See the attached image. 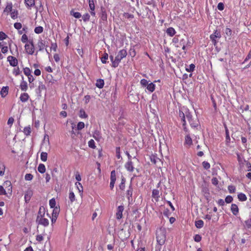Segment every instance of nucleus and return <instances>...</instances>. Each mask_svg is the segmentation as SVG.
Instances as JSON below:
<instances>
[{
  "instance_id": "f257e3e1",
  "label": "nucleus",
  "mask_w": 251,
  "mask_h": 251,
  "mask_svg": "<svg viewBox=\"0 0 251 251\" xmlns=\"http://www.w3.org/2000/svg\"><path fill=\"white\" fill-rule=\"evenodd\" d=\"M178 118L182 124L183 129L185 132L188 131V129L186 127V118L192 127H196L199 125L198 119L193 118L192 114L188 109L186 108L181 109L179 110Z\"/></svg>"
},
{
  "instance_id": "f03ea898",
  "label": "nucleus",
  "mask_w": 251,
  "mask_h": 251,
  "mask_svg": "<svg viewBox=\"0 0 251 251\" xmlns=\"http://www.w3.org/2000/svg\"><path fill=\"white\" fill-rule=\"evenodd\" d=\"M156 238L158 244L163 245L166 239V231L164 227H159L157 229L156 231Z\"/></svg>"
},
{
  "instance_id": "7ed1b4c3",
  "label": "nucleus",
  "mask_w": 251,
  "mask_h": 251,
  "mask_svg": "<svg viewBox=\"0 0 251 251\" xmlns=\"http://www.w3.org/2000/svg\"><path fill=\"white\" fill-rule=\"evenodd\" d=\"M127 55L126 50L125 49L120 50L114 59V68H116L118 66L120 62L124 58H125Z\"/></svg>"
},
{
  "instance_id": "20e7f679",
  "label": "nucleus",
  "mask_w": 251,
  "mask_h": 251,
  "mask_svg": "<svg viewBox=\"0 0 251 251\" xmlns=\"http://www.w3.org/2000/svg\"><path fill=\"white\" fill-rule=\"evenodd\" d=\"M26 52L30 55H32L35 51L34 45L32 40H29L28 43L25 46Z\"/></svg>"
},
{
  "instance_id": "39448f33",
  "label": "nucleus",
  "mask_w": 251,
  "mask_h": 251,
  "mask_svg": "<svg viewBox=\"0 0 251 251\" xmlns=\"http://www.w3.org/2000/svg\"><path fill=\"white\" fill-rule=\"evenodd\" d=\"M125 207L123 203L118 206L116 210L115 217L118 220H120L123 217V213L124 211Z\"/></svg>"
},
{
  "instance_id": "423d86ee",
  "label": "nucleus",
  "mask_w": 251,
  "mask_h": 251,
  "mask_svg": "<svg viewBox=\"0 0 251 251\" xmlns=\"http://www.w3.org/2000/svg\"><path fill=\"white\" fill-rule=\"evenodd\" d=\"M221 37V33L220 31L216 30L214 31V33L210 35V38L212 41V43L215 45L217 43V41H216V39H220Z\"/></svg>"
},
{
  "instance_id": "0eeeda50",
  "label": "nucleus",
  "mask_w": 251,
  "mask_h": 251,
  "mask_svg": "<svg viewBox=\"0 0 251 251\" xmlns=\"http://www.w3.org/2000/svg\"><path fill=\"white\" fill-rule=\"evenodd\" d=\"M7 59L10 66L12 67H16L18 65V61L15 57L9 55L7 57Z\"/></svg>"
},
{
  "instance_id": "6e6552de",
  "label": "nucleus",
  "mask_w": 251,
  "mask_h": 251,
  "mask_svg": "<svg viewBox=\"0 0 251 251\" xmlns=\"http://www.w3.org/2000/svg\"><path fill=\"white\" fill-rule=\"evenodd\" d=\"M36 222L38 225H41L44 226H47L49 225V221L48 219L44 218V217L36 219Z\"/></svg>"
},
{
  "instance_id": "1a4fd4ad",
  "label": "nucleus",
  "mask_w": 251,
  "mask_h": 251,
  "mask_svg": "<svg viewBox=\"0 0 251 251\" xmlns=\"http://www.w3.org/2000/svg\"><path fill=\"white\" fill-rule=\"evenodd\" d=\"M126 169L130 172H132L134 171V168L133 167V163L131 159L129 158L128 161L125 164Z\"/></svg>"
},
{
  "instance_id": "9d476101",
  "label": "nucleus",
  "mask_w": 251,
  "mask_h": 251,
  "mask_svg": "<svg viewBox=\"0 0 251 251\" xmlns=\"http://www.w3.org/2000/svg\"><path fill=\"white\" fill-rule=\"evenodd\" d=\"M161 194L158 189H153L152 191V197L153 198L155 201L157 202L160 197Z\"/></svg>"
},
{
  "instance_id": "9b49d317",
  "label": "nucleus",
  "mask_w": 251,
  "mask_h": 251,
  "mask_svg": "<svg viewBox=\"0 0 251 251\" xmlns=\"http://www.w3.org/2000/svg\"><path fill=\"white\" fill-rule=\"evenodd\" d=\"M3 186L5 187V189L9 192L11 193L12 191V186L10 181H5L3 184Z\"/></svg>"
},
{
  "instance_id": "f8f14e48",
  "label": "nucleus",
  "mask_w": 251,
  "mask_h": 251,
  "mask_svg": "<svg viewBox=\"0 0 251 251\" xmlns=\"http://www.w3.org/2000/svg\"><path fill=\"white\" fill-rule=\"evenodd\" d=\"M9 87L8 86H3L0 91V95L3 98H5L8 93Z\"/></svg>"
},
{
  "instance_id": "ddd939ff",
  "label": "nucleus",
  "mask_w": 251,
  "mask_h": 251,
  "mask_svg": "<svg viewBox=\"0 0 251 251\" xmlns=\"http://www.w3.org/2000/svg\"><path fill=\"white\" fill-rule=\"evenodd\" d=\"M45 214V208L43 206H41L39 208V211L36 219H40L44 217Z\"/></svg>"
},
{
  "instance_id": "4468645a",
  "label": "nucleus",
  "mask_w": 251,
  "mask_h": 251,
  "mask_svg": "<svg viewBox=\"0 0 251 251\" xmlns=\"http://www.w3.org/2000/svg\"><path fill=\"white\" fill-rule=\"evenodd\" d=\"M133 193V188L132 187L131 184H130L128 187V190L126 192V197L127 199L129 201L130 200V198H132Z\"/></svg>"
},
{
  "instance_id": "2eb2a0df",
  "label": "nucleus",
  "mask_w": 251,
  "mask_h": 251,
  "mask_svg": "<svg viewBox=\"0 0 251 251\" xmlns=\"http://www.w3.org/2000/svg\"><path fill=\"white\" fill-rule=\"evenodd\" d=\"M12 7L13 5L12 2H7L6 7L4 9L3 12L6 13L7 15H8L9 12H11L13 10Z\"/></svg>"
},
{
  "instance_id": "dca6fc26",
  "label": "nucleus",
  "mask_w": 251,
  "mask_h": 251,
  "mask_svg": "<svg viewBox=\"0 0 251 251\" xmlns=\"http://www.w3.org/2000/svg\"><path fill=\"white\" fill-rule=\"evenodd\" d=\"M166 32L167 34V35L170 37L174 36L176 33L175 29L172 27H170L166 29Z\"/></svg>"
},
{
  "instance_id": "f3484780",
  "label": "nucleus",
  "mask_w": 251,
  "mask_h": 251,
  "mask_svg": "<svg viewBox=\"0 0 251 251\" xmlns=\"http://www.w3.org/2000/svg\"><path fill=\"white\" fill-rule=\"evenodd\" d=\"M93 137L97 141H100L101 139V136L100 131L99 130H95L93 132Z\"/></svg>"
},
{
  "instance_id": "a211bd4d",
  "label": "nucleus",
  "mask_w": 251,
  "mask_h": 251,
  "mask_svg": "<svg viewBox=\"0 0 251 251\" xmlns=\"http://www.w3.org/2000/svg\"><path fill=\"white\" fill-rule=\"evenodd\" d=\"M231 211L234 215H237L239 213L238 206L236 204H232L231 205Z\"/></svg>"
},
{
  "instance_id": "6ab92c4d",
  "label": "nucleus",
  "mask_w": 251,
  "mask_h": 251,
  "mask_svg": "<svg viewBox=\"0 0 251 251\" xmlns=\"http://www.w3.org/2000/svg\"><path fill=\"white\" fill-rule=\"evenodd\" d=\"M29 98V96L27 93H24L21 95L20 99L22 102H25L28 100Z\"/></svg>"
},
{
  "instance_id": "aec40b11",
  "label": "nucleus",
  "mask_w": 251,
  "mask_h": 251,
  "mask_svg": "<svg viewBox=\"0 0 251 251\" xmlns=\"http://www.w3.org/2000/svg\"><path fill=\"white\" fill-rule=\"evenodd\" d=\"M104 85V81L102 79H98L96 81V86L100 88L101 89L103 87Z\"/></svg>"
},
{
  "instance_id": "412c9836",
  "label": "nucleus",
  "mask_w": 251,
  "mask_h": 251,
  "mask_svg": "<svg viewBox=\"0 0 251 251\" xmlns=\"http://www.w3.org/2000/svg\"><path fill=\"white\" fill-rule=\"evenodd\" d=\"M37 47L39 51H42L45 47V42L42 40H39L37 43Z\"/></svg>"
},
{
  "instance_id": "4be33fe9",
  "label": "nucleus",
  "mask_w": 251,
  "mask_h": 251,
  "mask_svg": "<svg viewBox=\"0 0 251 251\" xmlns=\"http://www.w3.org/2000/svg\"><path fill=\"white\" fill-rule=\"evenodd\" d=\"M20 87L22 91H26L28 88L27 83L25 81L23 80L21 82Z\"/></svg>"
},
{
  "instance_id": "5701e85b",
  "label": "nucleus",
  "mask_w": 251,
  "mask_h": 251,
  "mask_svg": "<svg viewBox=\"0 0 251 251\" xmlns=\"http://www.w3.org/2000/svg\"><path fill=\"white\" fill-rule=\"evenodd\" d=\"M14 68L12 70V74L14 75L15 76H17L19 75H20L21 73V71H20V69L18 66L14 67Z\"/></svg>"
},
{
  "instance_id": "b1692460",
  "label": "nucleus",
  "mask_w": 251,
  "mask_h": 251,
  "mask_svg": "<svg viewBox=\"0 0 251 251\" xmlns=\"http://www.w3.org/2000/svg\"><path fill=\"white\" fill-rule=\"evenodd\" d=\"M46 167L44 164L40 163L38 167V171L41 174H44L46 172Z\"/></svg>"
},
{
  "instance_id": "393cba45",
  "label": "nucleus",
  "mask_w": 251,
  "mask_h": 251,
  "mask_svg": "<svg viewBox=\"0 0 251 251\" xmlns=\"http://www.w3.org/2000/svg\"><path fill=\"white\" fill-rule=\"evenodd\" d=\"M155 84L152 82L148 84L147 86V90L150 92H153L155 90Z\"/></svg>"
},
{
  "instance_id": "a878e982",
  "label": "nucleus",
  "mask_w": 251,
  "mask_h": 251,
  "mask_svg": "<svg viewBox=\"0 0 251 251\" xmlns=\"http://www.w3.org/2000/svg\"><path fill=\"white\" fill-rule=\"evenodd\" d=\"M60 212V208L59 207H55L53 209L52 212V216L55 217H58L59 213Z\"/></svg>"
},
{
  "instance_id": "bb28decb",
  "label": "nucleus",
  "mask_w": 251,
  "mask_h": 251,
  "mask_svg": "<svg viewBox=\"0 0 251 251\" xmlns=\"http://www.w3.org/2000/svg\"><path fill=\"white\" fill-rule=\"evenodd\" d=\"M238 199L241 201H244L247 200V198L245 194L240 193L238 195Z\"/></svg>"
},
{
  "instance_id": "cd10ccee",
  "label": "nucleus",
  "mask_w": 251,
  "mask_h": 251,
  "mask_svg": "<svg viewBox=\"0 0 251 251\" xmlns=\"http://www.w3.org/2000/svg\"><path fill=\"white\" fill-rule=\"evenodd\" d=\"M25 0V5L31 8L33 6L35 5V0Z\"/></svg>"
},
{
  "instance_id": "c85d7f7f",
  "label": "nucleus",
  "mask_w": 251,
  "mask_h": 251,
  "mask_svg": "<svg viewBox=\"0 0 251 251\" xmlns=\"http://www.w3.org/2000/svg\"><path fill=\"white\" fill-rule=\"evenodd\" d=\"M108 58V54L106 52H104L102 57H101V61L103 64H106L107 63V60Z\"/></svg>"
},
{
  "instance_id": "c756f323",
  "label": "nucleus",
  "mask_w": 251,
  "mask_h": 251,
  "mask_svg": "<svg viewBox=\"0 0 251 251\" xmlns=\"http://www.w3.org/2000/svg\"><path fill=\"white\" fill-rule=\"evenodd\" d=\"M203 222L201 220H199L195 222V226L198 228H201L203 226Z\"/></svg>"
},
{
  "instance_id": "7c9ffc66",
  "label": "nucleus",
  "mask_w": 251,
  "mask_h": 251,
  "mask_svg": "<svg viewBox=\"0 0 251 251\" xmlns=\"http://www.w3.org/2000/svg\"><path fill=\"white\" fill-rule=\"evenodd\" d=\"M31 128H30V126H25L24 127V130H23V132L24 133V134L25 135H26V136L29 135L31 133Z\"/></svg>"
},
{
  "instance_id": "2f4dec72",
  "label": "nucleus",
  "mask_w": 251,
  "mask_h": 251,
  "mask_svg": "<svg viewBox=\"0 0 251 251\" xmlns=\"http://www.w3.org/2000/svg\"><path fill=\"white\" fill-rule=\"evenodd\" d=\"M70 14L77 19L80 18L81 17L80 13L78 12H75L74 10H72L71 11Z\"/></svg>"
},
{
  "instance_id": "473e14b6",
  "label": "nucleus",
  "mask_w": 251,
  "mask_h": 251,
  "mask_svg": "<svg viewBox=\"0 0 251 251\" xmlns=\"http://www.w3.org/2000/svg\"><path fill=\"white\" fill-rule=\"evenodd\" d=\"M75 185H76V186L78 190L79 193L80 194H82V192H83V186H82L81 183H80L79 182H77L75 183Z\"/></svg>"
},
{
  "instance_id": "72a5a7b5",
  "label": "nucleus",
  "mask_w": 251,
  "mask_h": 251,
  "mask_svg": "<svg viewBox=\"0 0 251 251\" xmlns=\"http://www.w3.org/2000/svg\"><path fill=\"white\" fill-rule=\"evenodd\" d=\"M95 0H88V4H89L90 10H93V11L95 10Z\"/></svg>"
},
{
  "instance_id": "f704fd0d",
  "label": "nucleus",
  "mask_w": 251,
  "mask_h": 251,
  "mask_svg": "<svg viewBox=\"0 0 251 251\" xmlns=\"http://www.w3.org/2000/svg\"><path fill=\"white\" fill-rule=\"evenodd\" d=\"M100 19L103 21L106 22L107 16L105 11H102L100 14Z\"/></svg>"
},
{
  "instance_id": "c9c22d12",
  "label": "nucleus",
  "mask_w": 251,
  "mask_h": 251,
  "mask_svg": "<svg viewBox=\"0 0 251 251\" xmlns=\"http://www.w3.org/2000/svg\"><path fill=\"white\" fill-rule=\"evenodd\" d=\"M185 144H187V145H188L189 146L192 145V139H191V137L189 135H186L185 136Z\"/></svg>"
},
{
  "instance_id": "e433bc0d",
  "label": "nucleus",
  "mask_w": 251,
  "mask_h": 251,
  "mask_svg": "<svg viewBox=\"0 0 251 251\" xmlns=\"http://www.w3.org/2000/svg\"><path fill=\"white\" fill-rule=\"evenodd\" d=\"M40 157L42 161L46 162L47 160L48 153L46 152H42Z\"/></svg>"
},
{
  "instance_id": "4c0bfd02",
  "label": "nucleus",
  "mask_w": 251,
  "mask_h": 251,
  "mask_svg": "<svg viewBox=\"0 0 251 251\" xmlns=\"http://www.w3.org/2000/svg\"><path fill=\"white\" fill-rule=\"evenodd\" d=\"M43 27L41 26H38L35 28L34 32L36 34H40L43 32Z\"/></svg>"
},
{
  "instance_id": "58836bf2",
  "label": "nucleus",
  "mask_w": 251,
  "mask_h": 251,
  "mask_svg": "<svg viewBox=\"0 0 251 251\" xmlns=\"http://www.w3.org/2000/svg\"><path fill=\"white\" fill-rule=\"evenodd\" d=\"M79 116L81 118H86L88 117L87 114L83 109L80 110Z\"/></svg>"
},
{
  "instance_id": "ea45409f",
  "label": "nucleus",
  "mask_w": 251,
  "mask_h": 251,
  "mask_svg": "<svg viewBox=\"0 0 251 251\" xmlns=\"http://www.w3.org/2000/svg\"><path fill=\"white\" fill-rule=\"evenodd\" d=\"M116 174L115 170H113L111 172L110 175V181H116Z\"/></svg>"
},
{
  "instance_id": "a19ab883",
  "label": "nucleus",
  "mask_w": 251,
  "mask_h": 251,
  "mask_svg": "<svg viewBox=\"0 0 251 251\" xmlns=\"http://www.w3.org/2000/svg\"><path fill=\"white\" fill-rule=\"evenodd\" d=\"M18 14V11L17 10H14L10 12V16L12 19H15L17 17Z\"/></svg>"
},
{
  "instance_id": "79ce46f5",
  "label": "nucleus",
  "mask_w": 251,
  "mask_h": 251,
  "mask_svg": "<svg viewBox=\"0 0 251 251\" xmlns=\"http://www.w3.org/2000/svg\"><path fill=\"white\" fill-rule=\"evenodd\" d=\"M195 65L193 64H190L188 68H186V71L188 72H192L194 71Z\"/></svg>"
},
{
  "instance_id": "37998d69",
  "label": "nucleus",
  "mask_w": 251,
  "mask_h": 251,
  "mask_svg": "<svg viewBox=\"0 0 251 251\" xmlns=\"http://www.w3.org/2000/svg\"><path fill=\"white\" fill-rule=\"evenodd\" d=\"M151 162L154 164H156L160 159L154 155H152L150 157Z\"/></svg>"
},
{
  "instance_id": "c03bdc74",
  "label": "nucleus",
  "mask_w": 251,
  "mask_h": 251,
  "mask_svg": "<svg viewBox=\"0 0 251 251\" xmlns=\"http://www.w3.org/2000/svg\"><path fill=\"white\" fill-rule=\"evenodd\" d=\"M88 146L90 148L93 149H94L96 148V146H95V141H94V140L91 139L90 141H89Z\"/></svg>"
},
{
  "instance_id": "a18cd8bd",
  "label": "nucleus",
  "mask_w": 251,
  "mask_h": 251,
  "mask_svg": "<svg viewBox=\"0 0 251 251\" xmlns=\"http://www.w3.org/2000/svg\"><path fill=\"white\" fill-rule=\"evenodd\" d=\"M29 40H28V37L25 34H23V35L22 36V37H21V41L23 43H28V41Z\"/></svg>"
},
{
  "instance_id": "49530a36",
  "label": "nucleus",
  "mask_w": 251,
  "mask_h": 251,
  "mask_svg": "<svg viewBox=\"0 0 251 251\" xmlns=\"http://www.w3.org/2000/svg\"><path fill=\"white\" fill-rule=\"evenodd\" d=\"M69 198V199L72 203L74 201H75V195L74 193L73 192H70Z\"/></svg>"
},
{
  "instance_id": "de8ad7c7",
  "label": "nucleus",
  "mask_w": 251,
  "mask_h": 251,
  "mask_svg": "<svg viewBox=\"0 0 251 251\" xmlns=\"http://www.w3.org/2000/svg\"><path fill=\"white\" fill-rule=\"evenodd\" d=\"M72 130L71 131V136L73 138H74L75 136L76 135V134H75V129H75V125L74 124H72Z\"/></svg>"
},
{
  "instance_id": "09e8293b",
  "label": "nucleus",
  "mask_w": 251,
  "mask_h": 251,
  "mask_svg": "<svg viewBox=\"0 0 251 251\" xmlns=\"http://www.w3.org/2000/svg\"><path fill=\"white\" fill-rule=\"evenodd\" d=\"M49 204L51 208H54L55 207L56 201L54 199H51L50 200Z\"/></svg>"
},
{
  "instance_id": "8fccbe9b",
  "label": "nucleus",
  "mask_w": 251,
  "mask_h": 251,
  "mask_svg": "<svg viewBox=\"0 0 251 251\" xmlns=\"http://www.w3.org/2000/svg\"><path fill=\"white\" fill-rule=\"evenodd\" d=\"M226 142L227 143H229L230 141V136H229L228 130L226 127Z\"/></svg>"
},
{
  "instance_id": "3c124183",
  "label": "nucleus",
  "mask_w": 251,
  "mask_h": 251,
  "mask_svg": "<svg viewBox=\"0 0 251 251\" xmlns=\"http://www.w3.org/2000/svg\"><path fill=\"white\" fill-rule=\"evenodd\" d=\"M183 44L186 45V41L184 39H181L179 41L178 44L176 45V48H180L181 46H182Z\"/></svg>"
},
{
  "instance_id": "603ef678",
  "label": "nucleus",
  "mask_w": 251,
  "mask_h": 251,
  "mask_svg": "<svg viewBox=\"0 0 251 251\" xmlns=\"http://www.w3.org/2000/svg\"><path fill=\"white\" fill-rule=\"evenodd\" d=\"M82 17L83 21L86 22L90 20V16L88 13H86L84 14Z\"/></svg>"
},
{
  "instance_id": "864d4df0",
  "label": "nucleus",
  "mask_w": 251,
  "mask_h": 251,
  "mask_svg": "<svg viewBox=\"0 0 251 251\" xmlns=\"http://www.w3.org/2000/svg\"><path fill=\"white\" fill-rule=\"evenodd\" d=\"M85 124L82 122H79L78 123L77 125V130H81L84 127Z\"/></svg>"
},
{
  "instance_id": "5fc2aeb1",
  "label": "nucleus",
  "mask_w": 251,
  "mask_h": 251,
  "mask_svg": "<svg viewBox=\"0 0 251 251\" xmlns=\"http://www.w3.org/2000/svg\"><path fill=\"white\" fill-rule=\"evenodd\" d=\"M23 72L26 76L29 75L31 74V70L28 67L24 68Z\"/></svg>"
},
{
  "instance_id": "6e6d98bb",
  "label": "nucleus",
  "mask_w": 251,
  "mask_h": 251,
  "mask_svg": "<svg viewBox=\"0 0 251 251\" xmlns=\"http://www.w3.org/2000/svg\"><path fill=\"white\" fill-rule=\"evenodd\" d=\"M116 155L118 159L122 158L120 154V148L119 147L116 148Z\"/></svg>"
},
{
  "instance_id": "4d7b16f0",
  "label": "nucleus",
  "mask_w": 251,
  "mask_h": 251,
  "mask_svg": "<svg viewBox=\"0 0 251 251\" xmlns=\"http://www.w3.org/2000/svg\"><path fill=\"white\" fill-rule=\"evenodd\" d=\"M202 165L203 167L206 170H208L210 168V164L207 161H203Z\"/></svg>"
},
{
  "instance_id": "13d9d810",
  "label": "nucleus",
  "mask_w": 251,
  "mask_h": 251,
  "mask_svg": "<svg viewBox=\"0 0 251 251\" xmlns=\"http://www.w3.org/2000/svg\"><path fill=\"white\" fill-rule=\"evenodd\" d=\"M228 190L230 193H233L235 192L236 188L233 185H229L228 186Z\"/></svg>"
},
{
  "instance_id": "bf43d9fd",
  "label": "nucleus",
  "mask_w": 251,
  "mask_h": 251,
  "mask_svg": "<svg viewBox=\"0 0 251 251\" xmlns=\"http://www.w3.org/2000/svg\"><path fill=\"white\" fill-rule=\"evenodd\" d=\"M8 37L7 35L3 31H0V40H3Z\"/></svg>"
},
{
  "instance_id": "052dcab7",
  "label": "nucleus",
  "mask_w": 251,
  "mask_h": 251,
  "mask_svg": "<svg viewBox=\"0 0 251 251\" xmlns=\"http://www.w3.org/2000/svg\"><path fill=\"white\" fill-rule=\"evenodd\" d=\"M140 84L143 87H145L148 84V81L147 79L143 78L140 81Z\"/></svg>"
},
{
  "instance_id": "680f3d73",
  "label": "nucleus",
  "mask_w": 251,
  "mask_h": 251,
  "mask_svg": "<svg viewBox=\"0 0 251 251\" xmlns=\"http://www.w3.org/2000/svg\"><path fill=\"white\" fill-rule=\"evenodd\" d=\"M180 40H179V36H176L173 39V43L175 44L176 45L177 44H178Z\"/></svg>"
},
{
  "instance_id": "e2e57ef3",
  "label": "nucleus",
  "mask_w": 251,
  "mask_h": 251,
  "mask_svg": "<svg viewBox=\"0 0 251 251\" xmlns=\"http://www.w3.org/2000/svg\"><path fill=\"white\" fill-rule=\"evenodd\" d=\"M194 241L196 242H199L201 240V237L199 234H196L194 237Z\"/></svg>"
},
{
  "instance_id": "0e129e2a",
  "label": "nucleus",
  "mask_w": 251,
  "mask_h": 251,
  "mask_svg": "<svg viewBox=\"0 0 251 251\" xmlns=\"http://www.w3.org/2000/svg\"><path fill=\"white\" fill-rule=\"evenodd\" d=\"M123 16L127 19H133L134 18L133 14L128 13H124Z\"/></svg>"
},
{
  "instance_id": "69168bd1",
  "label": "nucleus",
  "mask_w": 251,
  "mask_h": 251,
  "mask_svg": "<svg viewBox=\"0 0 251 251\" xmlns=\"http://www.w3.org/2000/svg\"><path fill=\"white\" fill-rule=\"evenodd\" d=\"M5 172V166L3 164L0 165V176L4 175Z\"/></svg>"
},
{
  "instance_id": "338daca9",
  "label": "nucleus",
  "mask_w": 251,
  "mask_h": 251,
  "mask_svg": "<svg viewBox=\"0 0 251 251\" xmlns=\"http://www.w3.org/2000/svg\"><path fill=\"white\" fill-rule=\"evenodd\" d=\"M33 175L31 174H27L25 176V179L26 180H31L33 178Z\"/></svg>"
},
{
  "instance_id": "774afa93",
  "label": "nucleus",
  "mask_w": 251,
  "mask_h": 251,
  "mask_svg": "<svg viewBox=\"0 0 251 251\" xmlns=\"http://www.w3.org/2000/svg\"><path fill=\"white\" fill-rule=\"evenodd\" d=\"M90 99L91 96L87 95L84 96L83 100L85 104H87L90 101Z\"/></svg>"
}]
</instances>
